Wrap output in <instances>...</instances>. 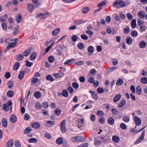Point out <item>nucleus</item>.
<instances>
[{
    "instance_id": "nucleus-1",
    "label": "nucleus",
    "mask_w": 147,
    "mask_h": 147,
    "mask_svg": "<svg viewBox=\"0 0 147 147\" xmlns=\"http://www.w3.org/2000/svg\"><path fill=\"white\" fill-rule=\"evenodd\" d=\"M126 6V4L123 0H117L113 3V6L118 8L125 7Z\"/></svg>"
},
{
    "instance_id": "nucleus-2",
    "label": "nucleus",
    "mask_w": 147,
    "mask_h": 147,
    "mask_svg": "<svg viewBox=\"0 0 147 147\" xmlns=\"http://www.w3.org/2000/svg\"><path fill=\"white\" fill-rule=\"evenodd\" d=\"M84 125V120L83 119H80L78 120L77 122V126L80 129H82Z\"/></svg>"
},
{
    "instance_id": "nucleus-3",
    "label": "nucleus",
    "mask_w": 147,
    "mask_h": 147,
    "mask_svg": "<svg viewBox=\"0 0 147 147\" xmlns=\"http://www.w3.org/2000/svg\"><path fill=\"white\" fill-rule=\"evenodd\" d=\"M65 123V121L64 120L61 122L60 124L61 131L62 133H64L66 131Z\"/></svg>"
},
{
    "instance_id": "nucleus-4",
    "label": "nucleus",
    "mask_w": 147,
    "mask_h": 147,
    "mask_svg": "<svg viewBox=\"0 0 147 147\" xmlns=\"http://www.w3.org/2000/svg\"><path fill=\"white\" fill-rule=\"evenodd\" d=\"M145 134V131L144 130L142 131V134L140 136L139 138L135 142V144H137L138 143L141 142L142 140H143L144 138V136Z\"/></svg>"
},
{
    "instance_id": "nucleus-5",
    "label": "nucleus",
    "mask_w": 147,
    "mask_h": 147,
    "mask_svg": "<svg viewBox=\"0 0 147 147\" xmlns=\"http://www.w3.org/2000/svg\"><path fill=\"white\" fill-rule=\"evenodd\" d=\"M134 118L136 125L138 126H139L141 125V120L140 118L137 116H136L134 117Z\"/></svg>"
},
{
    "instance_id": "nucleus-6",
    "label": "nucleus",
    "mask_w": 147,
    "mask_h": 147,
    "mask_svg": "<svg viewBox=\"0 0 147 147\" xmlns=\"http://www.w3.org/2000/svg\"><path fill=\"white\" fill-rule=\"evenodd\" d=\"M55 123L54 121H48L45 123V126L47 127H51L55 124Z\"/></svg>"
},
{
    "instance_id": "nucleus-7",
    "label": "nucleus",
    "mask_w": 147,
    "mask_h": 147,
    "mask_svg": "<svg viewBox=\"0 0 147 147\" xmlns=\"http://www.w3.org/2000/svg\"><path fill=\"white\" fill-rule=\"evenodd\" d=\"M16 45V41L14 42H11L10 44H9L6 48V50H8L9 49L14 47Z\"/></svg>"
},
{
    "instance_id": "nucleus-8",
    "label": "nucleus",
    "mask_w": 147,
    "mask_h": 147,
    "mask_svg": "<svg viewBox=\"0 0 147 147\" xmlns=\"http://www.w3.org/2000/svg\"><path fill=\"white\" fill-rule=\"evenodd\" d=\"M121 96V94H120L116 95L113 98V102H118L120 99Z\"/></svg>"
},
{
    "instance_id": "nucleus-9",
    "label": "nucleus",
    "mask_w": 147,
    "mask_h": 147,
    "mask_svg": "<svg viewBox=\"0 0 147 147\" xmlns=\"http://www.w3.org/2000/svg\"><path fill=\"white\" fill-rule=\"evenodd\" d=\"M17 118L14 115H11L10 117V121L12 123H14L17 121Z\"/></svg>"
},
{
    "instance_id": "nucleus-10",
    "label": "nucleus",
    "mask_w": 147,
    "mask_h": 147,
    "mask_svg": "<svg viewBox=\"0 0 147 147\" xmlns=\"http://www.w3.org/2000/svg\"><path fill=\"white\" fill-rule=\"evenodd\" d=\"M100 138L105 142H109L110 140V137L108 136L107 135H105L104 136H102L100 137Z\"/></svg>"
},
{
    "instance_id": "nucleus-11",
    "label": "nucleus",
    "mask_w": 147,
    "mask_h": 147,
    "mask_svg": "<svg viewBox=\"0 0 147 147\" xmlns=\"http://www.w3.org/2000/svg\"><path fill=\"white\" fill-rule=\"evenodd\" d=\"M31 50L30 49H28L24 51L23 52V55L26 57L28 56L31 53Z\"/></svg>"
},
{
    "instance_id": "nucleus-12",
    "label": "nucleus",
    "mask_w": 147,
    "mask_h": 147,
    "mask_svg": "<svg viewBox=\"0 0 147 147\" xmlns=\"http://www.w3.org/2000/svg\"><path fill=\"white\" fill-rule=\"evenodd\" d=\"M28 10L30 12H32L34 10V7L33 5L30 3L28 4Z\"/></svg>"
},
{
    "instance_id": "nucleus-13",
    "label": "nucleus",
    "mask_w": 147,
    "mask_h": 147,
    "mask_svg": "<svg viewBox=\"0 0 147 147\" xmlns=\"http://www.w3.org/2000/svg\"><path fill=\"white\" fill-rule=\"evenodd\" d=\"M13 142L12 139L9 140L6 144V147H11L13 144Z\"/></svg>"
},
{
    "instance_id": "nucleus-14",
    "label": "nucleus",
    "mask_w": 147,
    "mask_h": 147,
    "mask_svg": "<svg viewBox=\"0 0 147 147\" xmlns=\"http://www.w3.org/2000/svg\"><path fill=\"white\" fill-rule=\"evenodd\" d=\"M89 92L91 94L92 96V98L96 100L98 98V96L97 94L95 92L91 90L89 91Z\"/></svg>"
},
{
    "instance_id": "nucleus-15",
    "label": "nucleus",
    "mask_w": 147,
    "mask_h": 147,
    "mask_svg": "<svg viewBox=\"0 0 147 147\" xmlns=\"http://www.w3.org/2000/svg\"><path fill=\"white\" fill-rule=\"evenodd\" d=\"M139 46L141 48H145L146 46V44L144 41H141L139 43Z\"/></svg>"
},
{
    "instance_id": "nucleus-16",
    "label": "nucleus",
    "mask_w": 147,
    "mask_h": 147,
    "mask_svg": "<svg viewBox=\"0 0 147 147\" xmlns=\"http://www.w3.org/2000/svg\"><path fill=\"white\" fill-rule=\"evenodd\" d=\"M64 73L63 72H60L54 74H53V76L57 78H59L62 76L64 75Z\"/></svg>"
},
{
    "instance_id": "nucleus-17",
    "label": "nucleus",
    "mask_w": 147,
    "mask_h": 147,
    "mask_svg": "<svg viewBox=\"0 0 147 147\" xmlns=\"http://www.w3.org/2000/svg\"><path fill=\"white\" fill-rule=\"evenodd\" d=\"M2 126L4 127H6L7 126V122L6 119L3 118L2 120Z\"/></svg>"
},
{
    "instance_id": "nucleus-18",
    "label": "nucleus",
    "mask_w": 147,
    "mask_h": 147,
    "mask_svg": "<svg viewBox=\"0 0 147 147\" xmlns=\"http://www.w3.org/2000/svg\"><path fill=\"white\" fill-rule=\"evenodd\" d=\"M31 126L35 129H38L40 127V124L37 122H34L31 124Z\"/></svg>"
},
{
    "instance_id": "nucleus-19",
    "label": "nucleus",
    "mask_w": 147,
    "mask_h": 147,
    "mask_svg": "<svg viewBox=\"0 0 147 147\" xmlns=\"http://www.w3.org/2000/svg\"><path fill=\"white\" fill-rule=\"evenodd\" d=\"M112 140L115 143H118L120 139L117 136H114L112 137Z\"/></svg>"
},
{
    "instance_id": "nucleus-20",
    "label": "nucleus",
    "mask_w": 147,
    "mask_h": 147,
    "mask_svg": "<svg viewBox=\"0 0 147 147\" xmlns=\"http://www.w3.org/2000/svg\"><path fill=\"white\" fill-rule=\"evenodd\" d=\"M41 96V93L39 91H36L34 92V96L37 98H40Z\"/></svg>"
},
{
    "instance_id": "nucleus-21",
    "label": "nucleus",
    "mask_w": 147,
    "mask_h": 147,
    "mask_svg": "<svg viewBox=\"0 0 147 147\" xmlns=\"http://www.w3.org/2000/svg\"><path fill=\"white\" fill-rule=\"evenodd\" d=\"M139 17L141 19H143L145 17L144 12L142 11H140L138 13Z\"/></svg>"
},
{
    "instance_id": "nucleus-22",
    "label": "nucleus",
    "mask_w": 147,
    "mask_h": 147,
    "mask_svg": "<svg viewBox=\"0 0 147 147\" xmlns=\"http://www.w3.org/2000/svg\"><path fill=\"white\" fill-rule=\"evenodd\" d=\"M107 121L108 123L110 125H113L114 123V120L111 117L108 118Z\"/></svg>"
},
{
    "instance_id": "nucleus-23",
    "label": "nucleus",
    "mask_w": 147,
    "mask_h": 147,
    "mask_svg": "<svg viewBox=\"0 0 147 147\" xmlns=\"http://www.w3.org/2000/svg\"><path fill=\"white\" fill-rule=\"evenodd\" d=\"M132 42V39L130 37L128 36L126 38V42L127 44L130 45Z\"/></svg>"
},
{
    "instance_id": "nucleus-24",
    "label": "nucleus",
    "mask_w": 147,
    "mask_h": 147,
    "mask_svg": "<svg viewBox=\"0 0 147 147\" xmlns=\"http://www.w3.org/2000/svg\"><path fill=\"white\" fill-rule=\"evenodd\" d=\"M126 103V100L124 99L122 100L119 104L118 107H123Z\"/></svg>"
},
{
    "instance_id": "nucleus-25",
    "label": "nucleus",
    "mask_w": 147,
    "mask_h": 147,
    "mask_svg": "<svg viewBox=\"0 0 147 147\" xmlns=\"http://www.w3.org/2000/svg\"><path fill=\"white\" fill-rule=\"evenodd\" d=\"M123 81L121 78H119L117 80V82L116 83V84L118 86H120L123 84Z\"/></svg>"
},
{
    "instance_id": "nucleus-26",
    "label": "nucleus",
    "mask_w": 147,
    "mask_h": 147,
    "mask_svg": "<svg viewBox=\"0 0 147 147\" xmlns=\"http://www.w3.org/2000/svg\"><path fill=\"white\" fill-rule=\"evenodd\" d=\"M36 53L35 52L32 53L30 55V58L31 60L34 59L36 56Z\"/></svg>"
},
{
    "instance_id": "nucleus-27",
    "label": "nucleus",
    "mask_w": 147,
    "mask_h": 147,
    "mask_svg": "<svg viewBox=\"0 0 147 147\" xmlns=\"http://www.w3.org/2000/svg\"><path fill=\"white\" fill-rule=\"evenodd\" d=\"M131 25L132 28H134L136 27L137 25L136 20L133 19L132 20Z\"/></svg>"
},
{
    "instance_id": "nucleus-28",
    "label": "nucleus",
    "mask_w": 147,
    "mask_h": 147,
    "mask_svg": "<svg viewBox=\"0 0 147 147\" xmlns=\"http://www.w3.org/2000/svg\"><path fill=\"white\" fill-rule=\"evenodd\" d=\"M63 139L61 137L58 138L56 140V142L58 145L61 144L63 143Z\"/></svg>"
},
{
    "instance_id": "nucleus-29",
    "label": "nucleus",
    "mask_w": 147,
    "mask_h": 147,
    "mask_svg": "<svg viewBox=\"0 0 147 147\" xmlns=\"http://www.w3.org/2000/svg\"><path fill=\"white\" fill-rule=\"evenodd\" d=\"M61 93L62 95L65 97H67L68 96V92L66 89L63 90L62 91Z\"/></svg>"
},
{
    "instance_id": "nucleus-30",
    "label": "nucleus",
    "mask_w": 147,
    "mask_h": 147,
    "mask_svg": "<svg viewBox=\"0 0 147 147\" xmlns=\"http://www.w3.org/2000/svg\"><path fill=\"white\" fill-rule=\"evenodd\" d=\"M20 66V64L18 62H16L13 65V69L14 70H17L19 68Z\"/></svg>"
},
{
    "instance_id": "nucleus-31",
    "label": "nucleus",
    "mask_w": 147,
    "mask_h": 147,
    "mask_svg": "<svg viewBox=\"0 0 147 147\" xmlns=\"http://www.w3.org/2000/svg\"><path fill=\"white\" fill-rule=\"evenodd\" d=\"M74 23L76 25L79 26L80 24L84 23V21L82 20H76L74 21Z\"/></svg>"
},
{
    "instance_id": "nucleus-32",
    "label": "nucleus",
    "mask_w": 147,
    "mask_h": 147,
    "mask_svg": "<svg viewBox=\"0 0 147 147\" xmlns=\"http://www.w3.org/2000/svg\"><path fill=\"white\" fill-rule=\"evenodd\" d=\"M37 139L35 138H29L28 140V142L29 143H35L37 142Z\"/></svg>"
},
{
    "instance_id": "nucleus-33",
    "label": "nucleus",
    "mask_w": 147,
    "mask_h": 147,
    "mask_svg": "<svg viewBox=\"0 0 147 147\" xmlns=\"http://www.w3.org/2000/svg\"><path fill=\"white\" fill-rule=\"evenodd\" d=\"M60 29L59 28H57L55 29L52 32V34L54 36H56L60 31Z\"/></svg>"
},
{
    "instance_id": "nucleus-34",
    "label": "nucleus",
    "mask_w": 147,
    "mask_h": 147,
    "mask_svg": "<svg viewBox=\"0 0 147 147\" xmlns=\"http://www.w3.org/2000/svg\"><path fill=\"white\" fill-rule=\"evenodd\" d=\"M24 73L23 71H20L18 75V78L20 80H21L23 78L24 76Z\"/></svg>"
},
{
    "instance_id": "nucleus-35",
    "label": "nucleus",
    "mask_w": 147,
    "mask_h": 147,
    "mask_svg": "<svg viewBox=\"0 0 147 147\" xmlns=\"http://www.w3.org/2000/svg\"><path fill=\"white\" fill-rule=\"evenodd\" d=\"M94 144L97 146L98 145L101 144V142L100 140H98L97 138H94Z\"/></svg>"
},
{
    "instance_id": "nucleus-36",
    "label": "nucleus",
    "mask_w": 147,
    "mask_h": 147,
    "mask_svg": "<svg viewBox=\"0 0 147 147\" xmlns=\"http://www.w3.org/2000/svg\"><path fill=\"white\" fill-rule=\"evenodd\" d=\"M136 92L138 95H140L141 94L142 90L140 86H138L136 87Z\"/></svg>"
},
{
    "instance_id": "nucleus-37",
    "label": "nucleus",
    "mask_w": 147,
    "mask_h": 147,
    "mask_svg": "<svg viewBox=\"0 0 147 147\" xmlns=\"http://www.w3.org/2000/svg\"><path fill=\"white\" fill-rule=\"evenodd\" d=\"M88 52L90 53H92L94 51V47L92 46H90L88 47Z\"/></svg>"
},
{
    "instance_id": "nucleus-38",
    "label": "nucleus",
    "mask_w": 147,
    "mask_h": 147,
    "mask_svg": "<svg viewBox=\"0 0 147 147\" xmlns=\"http://www.w3.org/2000/svg\"><path fill=\"white\" fill-rule=\"evenodd\" d=\"M14 94L13 91L11 90H8L7 93V96L9 97H11L13 96Z\"/></svg>"
},
{
    "instance_id": "nucleus-39",
    "label": "nucleus",
    "mask_w": 147,
    "mask_h": 147,
    "mask_svg": "<svg viewBox=\"0 0 147 147\" xmlns=\"http://www.w3.org/2000/svg\"><path fill=\"white\" fill-rule=\"evenodd\" d=\"M22 16L20 14H19L16 17V21L18 23H20L22 20Z\"/></svg>"
},
{
    "instance_id": "nucleus-40",
    "label": "nucleus",
    "mask_w": 147,
    "mask_h": 147,
    "mask_svg": "<svg viewBox=\"0 0 147 147\" xmlns=\"http://www.w3.org/2000/svg\"><path fill=\"white\" fill-rule=\"evenodd\" d=\"M46 79L47 80L51 82L53 81L54 80L53 78L50 75H47L46 77Z\"/></svg>"
},
{
    "instance_id": "nucleus-41",
    "label": "nucleus",
    "mask_w": 147,
    "mask_h": 147,
    "mask_svg": "<svg viewBox=\"0 0 147 147\" xmlns=\"http://www.w3.org/2000/svg\"><path fill=\"white\" fill-rule=\"evenodd\" d=\"M123 120L125 123L129 122L130 121L129 117L126 115L124 116L123 118Z\"/></svg>"
},
{
    "instance_id": "nucleus-42",
    "label": "nucleus",
    "mask_w": 147,
    "mask_h": 147,
    "mask_svg": "<svg viewBox=\"0 0 147 147\" xmlns=\"http://www.w3.org/2000/svg\"><path fill=\"white\" fill-rule=\"evenodd\" d=\"M23 55L21 54H18L17 55L16 59L18 61H20L23 59Z\"/></svg>"
},
{
    "instance_id": "nucleus-43",
    "label": "nucleus",
    "mask_w": 147,
    "mask_h": 147,
    "mask_svg": "<svg viewBox=\"0 0 147 147\" xmlns=\"http://www.w3.org/2000/svg\"><path fill=\"white\" fill-rule=\"evenodd\" d=\"M7 85L8 86V88L10 89H11L13 87V82L12 81H9L7 84Z\"/></svg>"
},
{
    "instance_id": "nucleus-44",
    "label": "nucleus",
    "mask_w": 147,
    "mask_h": 147,
    "mask_svg": "<svg viewBox=\"0 0 147 147\" xmlns=\"http://www.w3.org/2000/svg\"><path fill=\"white\" fill-rule=\"evenodd\" d=\"M130 31V29L129 27L128 26H126L124 29V33L125 34H128Z\"/></svg>"
},
{
    "instance_id": "nucleus-45",
    "label": "nucleus",
    "mask_w": 147,
    "mask_h": 147,
    "mask_svg": "<svg viewBox=\"0 0 147 147\" xmlns=\"http://www.w3.org/2000/svg\"><path fill=\"white\" fill-rule=\"evenodd\" d=\"M2 26L3 30L6 31L7 30V24L5 21H4L2 23Z\"/></svg>"
},
{
    "instance_id": "nucleus-46",
    "label": "nucleus",
    "mask_w": 147,
    "mask_h": 147,
    "mask_svg": "<svg viewBox=\"0 0 147 147\" xmlns=\"http://www.w3.org/2000/svg\"><path fill=\"white\" fill-rule=\"evenodd\" d=\"M32 131L31 128L30 127H28L24 130V132L25 134L28 133Z\"/></svg>"
},
{
    "instance_id": "nucleus-47",
    "label": "nucleus",
    "mask_w": 147,
    "mask_h": 147,
    "mask_svg": "<svg viewBox=\"0 0 147 147\" xmlns=\"http://www.w3.org/2000/svg\"><path fill=\"white\" fill-rule=\"evenodd\" d=\"M80 138V136H78L75 137H73L71 138V140L73 142H78V138Z\"/></svg>"
},
{
    "instance_id": "nucleus-48",
    "label": "nucleus",
    "mask_w": 147,
    "mask_h": 147,
    "mask_svg": "<svg viewBox=\"0 0 147 147\" xmlns=\"http://www.w3.org/2000/svg\"><path fill=\"white\" fill-rule=\"evenodd\" d=\"M73 87L75 89H77L79 88V85L78 83L76 82H74L72 83Z\"/></svg>"
},
{
    "instance_id": "nucleus-49",
    "label": "nucleus",
    "mask_w": 147,
    "mask_h": 147,
    "mask_svg": "<svg viewBox=\"0 0 147 147\" xmlns=\"http://www.w3.org/2000/svg\"><path fill=\"white\" fill-rule=\"evenodd\" d=\"M3 108L4 110L6 111H8L9 109V106L6 104H3Z\"/></svg>"
},
{
    "instance_id": "nucleus-50",
    "label": "nucleus",
    "mask_w": 147,
    "mask_h": 147,
    "mask_svg": "<svg viewBox=\"0 0 147 147\" xmlns=\"http://www.w3.org/2000/svg\"><path fill=\"white\" fill-rule=\"evenodd\" d=\"M78 48L80 49H82L84 48V45L83 43L80 42L77 45Z\"/></svg>"
},
{
    "instance_id": "nucleus-51",
    "label": "nucleus",
    "mask_w": 147,
    "mask_h": 147,
    "mask_svg": "<svg viewBox=\"0 0 147 147\" xmlns=\"http://www.w3.org/2000/svg\"><path fill=\"white\" fill-rule=\"evenodd\" d=\"M39 80L36 78H32L31 80V82L32 83H36L39 81Z\"/></svg>"
},
{
    "instance_id": "nucleus-52",
    "label": "nucleus",
    "mask_w": 147,
    "mask_h": 147,
    "mask_svg": "<svg viewBox=\"0 0 147 147\" xmlns=\"http://www.w3.org/2000/svg\"><path fill=\"white\" fill-rule=\"evenodd\" d=\"M140 81L142 83L146 84L147 83V78L146 77L142 78L141 79Z\"/></svg>"
},
{
    "instance_id": "nucleus-53",
    "label": "nucleus",
    "mask_w": 147,
    "mask_h": 147,
    "mask_svg": "<svg viewBox=\"0 0 147 147\" xmlns=\"http://www.w3.org/2000/svg\"><path fill=\"white\" fill-rule=\"evenodd\" d=\"M54 57L52 56H50L48 58V60L50 63H53L54 61Z\"/></svg>"
},
{
    "instance_id": "nucleus-54",
    "label": "nucleus",
    "mask_w": 147,
    "mask_h": 147,
    "mask_svg": "<svg viewBox=\"0 0 147 147\" xmlns=\"http://www.w3.org/2000/svg\"><path fill=\"white\" fill-rule=\"evenodd\" d=\"M107 3V1H104L98 4L97 6L98 7H100L101 6H103L106 5Z\"/></svg>"
},
{
    "instance_id": "nucleus-55",
    "label": "nucleus",
    "mask_w": 147,
    "mask_h": 147,
    "mask_svg": "<svg viewBox=\"0 0 147 147\" xmlns=\"http://www.w3.org/2000/svg\"><path fill=\"white\" fill-rule=\"evenodd\" d=\"M131 35L133 37H136L138 35L137 32L135 30H132L131 32Z\"/></svg>"
},
{
    "instance_id": "nucleus-56",
    "label": "nucleus",
    "mask_w": 147,
    "mask_h": 147,
    "mask_svg": "<svg viewBox=\"0 0 147 147\" xmlns=\"http://www.w3.org/2000/svg\"><path fill=\"white\" fill-rule=\"evenodd\" d=\"M120 128L123 130H125L126 129L127 127L126 125L123 123H121L120 125Z\"/></svg>"
},
{
    "instance_id": "nucleus-57",
    "label": "nucleus",
    "mask_w": 147,
    "mask_h": 147,
    "mask_svg": "<svg viewBox=\"0 0 147 147\" xmlns=\"http://www.w3.org/2000/svg\"><path fill=\"white\" fill-rule=\"evenodd\" d=\"M89 8L87 7H84L82 9V12L83 13L85 14L87 13L89 11Z\"/></svg>"
},
{
    "instance_id": "nucleus-58",
    "label": "nucleus",
    "mask_w": 147,
    "mask_h": 147,
    "mask_svg": "<svg viewBox=\"0 0 147 147\" xmlns=\"http://www.w3.org/2000/svg\"><path fill=\"white\" fill-rule=\"evenodd\" d=\"M97 92L100 94H102L104 92V89L101 87H98L97 90Z\"/></svg>"
},
{
    "instance_id": "nucleus-59",
    "label": "nucleus",
    "mask_w": 147,
    "mask_h": 147,
    "mask_svg": "<svg viewBox=\"0 0 147 147\" xmlns=\"http://www.w3.org/2000/svg\"><path fill=\"white\" fill-rule=\"evenodd\" d=\"M25 65L28 67H31L33 65V63L32 62H29L28 60H26L25 61Z\"/></svg>"
},
{
    "instance_id": "nucleus-60",
    "label": "nucleus",
    "mask_w": 147,
    "mask_h": 147,
    "mask_svg": "<svg viewBox=\"0 0 147 147\" xmlns=\"http://www.w3.org/2000/svg\"><path fill=\"white\" fill-rule=\"evenodd\" d=\"M54 42H53L49 46L45 49V51L46 52H48L49 51V50L52 48V47L53 46Z\"/></svg>"
},
{
    "instance_id": "nucleus-61",
    "label": "nucleus",
    "mask_w": 147,
    "mask_h": 147,
    "mask_svg": "<svg viewBox=\"0 0 147 147\" xmlns=\"http://www.w3.org/2000/svg\"><path fill=\"white\" fill-rule=\"evenodd\" d=\"M71 40L73 42H76L78 40V38L76 35H74L71 37Z\"/></svg>"
},
{
    "instance_id": "nucleus-62",
    "label": "nucleus",
    "mask_w": 147,
    "mask_h": 147,
    "mask_svg": "<svg viewBox=\"0 0 147 147\" xmlns=\"http://www.w3.org/2000/svg\"><path fill=\"white\" fill-rule=\"evenodd\" d=\"M67 89L69 91L70 94H72L74 92V89L71 86L67 87Z\"/></svg>"
},
{
    "instance_id": "nucleus-63",
    "label": "nucleus",
    "mask_w": 147,
    "mask_h": 147,
    "mask_svg": "<svg viewBox=\"0 0 147 147\" xmlns=\"http://www.w3.org/2000/svg\"><path fill=\"white\" fill-rule=\"evenodd\" d=\"M111 111L112 114L116 115L117 114L118 112V110L116 108H113L112 109Z\"/></svg>"
},
{
    "instance_id": "nucleus-64",
    "label": "nucleus",
    "mask_w": 147,
    "mask_h": 147,
    "mask_svg": "<svg viewBox=\"0 0 147 147\" xmlns=\"http://www.w3.org/2000/svg\"><path fill=\"white\" fill-rule=\"evenodd\" d=\"M88 81L90 83L93 84L94 83V79L92 77H90L88 78Z\"/></svg>"
}]
</instances>
